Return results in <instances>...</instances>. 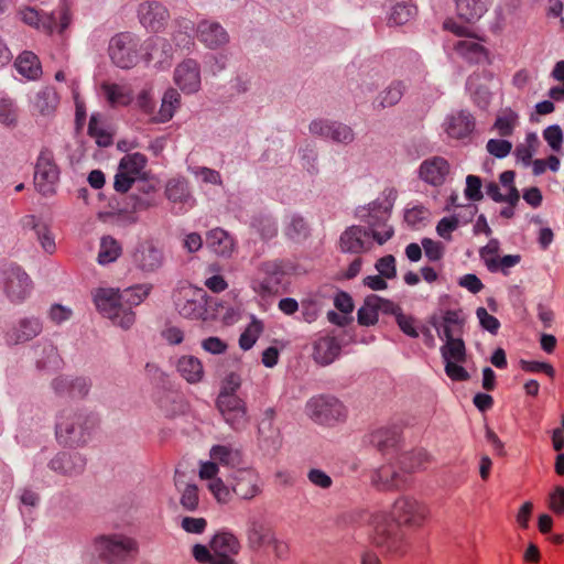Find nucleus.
I'll list each match as a JSON object with an SVG mask.
<instances>
[{
  "label": "nucleus",
  "mask_w": 564,
  "mask_h": 564,
  "mask_svg": "<svg viewBox=\"0 0 564 564\" xmlns=\"http://www.w3.org/2000/svg\"><path fill=\"white\" fill-rule=\"evenodd\" d=\"M490 0H456L458 17L469 23L478 21L488 10Z\"/></svg>",
  "instance_id": "nucleus-37"
},
{
  "label": "nucleus",
  "mask_w": 564,
  "mask_h": 564,
  "mask_svg": "<svg viewBox=\"0 0 564 564\" xmlns=\"http://www.w3.org/2000/svg\"><path fill=\"white\" fill-rule=\"evenodd\" d=\"M58 178L59 171L55 163L53 152L47 148L42 149L35 165V187L45 196L52 195L55 193Z\"/></svg>",
  "instance_id": "nucleus-13"
},
{
  "label": "nucleus",
  "mask_w": 564,
  "mask_h": 564,
  "mask_svg": "<svg viewBox=\"0 0 564 564\" xmlns=\"http://www.w3.org/2000/svg\"><path fill=\"white\" fill-rule=\"evenodd\" d=\"M85 459L77 453H59L51 460V468L65 475H76L84 470Z\"/></svg>",
  "instance_id": "nucleus-33"
},
{
  "label": "nucleus",
  "mask_w": 564,
  "mask_h": 564,
  "mask_svg": "<svg viewBox=\"0 0 564 564\" xmlns=\"http://www.w3.org/2000/svg\"><path fill=\"white\" fill-rule=\"evenodd\" d=\"M285 234L293 240H301L308 236V226L302 217L293 216L285 229Z\"/></svg>",
  "instance_id": "nucleus-59"
},
{
  "label": "nucleus",
  "mask_w": 564,
  "mask_h": 564,
  "mask_svg": "<svg viewBox=\"0 0 564 564\" xmlns=\"http://www.w3.org/2000/svg\"><path fill=\"white\" fill-rule=\"evenodd\" d=\"M175 308L185 318L204 319L207 314V293L191 284H181L173 293Z\"/></svg>",
  "instance_id": "nucleus-4"
},
{
  "label": "nucleus",
  "mask_w": 564,
  "mask_h": 564,
  "mask_svg": "<svg viewBox=\"0 0 564 564\" xmlns=\"http://www.w3.org/2000/svg\"><path fill=\"white\" fill-rule=\"evenodd\" d=\"M308 415L317 423L332 425L344 421L346 409L344 404L334 397L318 395L310 400L306 405Z\"/></svg>",
  "instance_id": "nucleus-12"
},
{
  "label": "nucleus",
  "mask_w": 564,
  "mask_h": 564,
  "mask_svg": "<svg viewBox=\"0 0 564 564\" xmlns=\"http://www.w3.org/2000/svg\"><path fill=\"white\" fill-rule=\"evenodd\" d=\"M23 229L34 231L35 237L42 248L47 254H53L56 251L55 236L45 221L34 215H26L21 219Z\"/></svg>",
  "instance_id": "nucleus-25"
},
{
  "label": "nucleus",
  "mask_w": 564,
  "mask_h": 564,
  "mask_svg": "<svg viewBox=\"0 0 564 564\" xmlns=\"http://www.w3.org/2000/svg\"><path fill=\"white\" fill-rule=\"evenodd\" d=\"M310 131L313 134L345 144L352 142L355 138L350 127L340 122H332L327 120H314L310 124Z\"/></svg>",
  "instance_id": "nucleus-23"
},
{
  "label": "nucleus",
  "mask_w": 564,
  "mask_h": 564,
  "mask_svg": "<svg viewBox=\"0 0 564 564\" xmlns=\"http://www.w3.org/2000/svg\"><path fill=\"white\" fill-rule=\"evenodd\" d=\"M416 14V8L408 1L397 2L391 10L389 23L402 25L408 23Z\"/></svg>",
  "instance_id": "nucleus-51"
},
{
  "label": "nucleus",
  "mask_w": 564,
  "mask_h": 564,
  "mask_svg": "<svg viewBox=\"0 0 564 564\" xmlns=\"http://www.w3.org/2000/svg\"><path fill=\"white\" fill-rule=\"evenodd\" d=\"M239 551L240 543L232 533L218 532L210 540L209 546L195 544L192 555L200 564H238L235 556Z\"/></svg>",
  "instance_id": "nucleus-2"
},
{
  "label": "nucleus",
  "mask_w": 564,
  "mask_h": 564,
  "mask_svg": "<svg viewBox=\"0 0 564 564\" xmlns=\"http://www.w3.org/2000/svg\"><path fill=\"white\" fill-rule=\"evenodd\" d=\"M80 414L63 412L56 423V436L61 443L69 446L82 445L87 442L88 430L94 425Z\"/></svg>",
  "instance_id": "nucleus-7"
},
{
  "label": "nucleus",
  "mask_w": 564,
  "mask_h": 564,
  "mask_svg": "<svg viewBox=\"0 0 564 564\" xmlns=\"http://www.w3.org/2000/svg\"><path fill=\"white\" fill-rule=\"evenodd\" d=\"M518 122V115L511 110L505 111L498 116L495 128L501 137H509L512 134L513 129Z\"/></svg>",
  "instance_id": "nucleus-55"
},
{
  "label": "nucleus",
  "mask_w": 564,
  "mask_h": 564,
  "mask_svg": "<svg viewBox=\"0 0 564 564\" xmlns=\"http://www.w3.org/2000/svg\"><path fill=\"white\" fill-rule=\"evenodd\" d=\"M139 41L129 32L115 35L109 44V55L115 65L128 69L139 61Z\"/></svg>",
  "instance_id": "nucleus-10"
},
{
  "label": "nucleus",
  "mask_w": 564,
  "mask_h": 564,
  "mask_svg": "<svg viewBox=\"0 0 564 564\" xmlns=\"http://www.w3.org/2000/svg\"><path fill=\"white\" fill-rule=\"evenodd\" d=\"M107 102L112 107H126L133 100L132 88L128 85L105 82L100 86Z\"/></svg>",
  "instance_id": "nucleus-31"
},
{
  "label": "nucleus",
  "mask_w": 564,
  "mask_h": 564,
  "mask_svg": "<svg viewBox=\"0 0 564 564\" xmlns=\"http://www.w3.org/2000/svg\"><path fill=\"white\" fill-rule=\"evenodd\" d=\"M42 332V323L35 317H25L19 321L7 335L10 344L29 341Z\"/></svg>",
  "instance_id": "nucleus-29"
},
{
  "label": "nucleus",
  "mask_w": 564,
  "mask_h": 564,
  "mask_svg": "<svg viewBox=\"0 0 564 564\" xmlns=\"http://www.w3.org/2000/svg\"><path fill=\"white\" fill-rule=\"evenodd\" d=\"M138 18L140 23L151 32H161L169 19V10L156 1H145L139 6Z\"/></svg>",
  "instance_id": "nucleus-19"
},
{
  "label": "nucleus",
  "mask_w": 564,
  "mask_h": 564,
  "mask_svg": "<svg viewBox=\"0 0 564 564\" xmlns=\"http://www.w3.org/2000/svg\"><path fill=\"white\" fill-rule=\"evenodd\" d=\"M177 371L189 383L202 380L204 369L200 360L193 356H183L177 361Z\"/></svg>",
  "instance_id": "nucleus-43"
},
{
  "label": "nucleus",
  "mask_w": 564,
  "mask_h": 564,
  "mask_svg": "<svg viewBox=\"0 0 564 564\" xmlns=\"http://www.w3.org/2000/svg\"><path fill=\"white\" fill-rule=\"evenodd\" d=\"M97 310L113 324L129 328L135 321L133 311L127 310L121 303L120 292L115 289H98L94 293Z\"/></svg>",
  "instance_id": "nucleus-3"
},
{
  "label": "nucleus",
  "mask_w": 564,
  "mask_h": 564,
  "mask_svg": "<svg viewBox=\"0 0 564 564\" xmlns=\"http://www.w3.org/2000/svg\"><path fill=\"white\" fill-rule=\"evenodd\" d=\"M400 463L411 477V474L424 469L430 463V455L424 449H414L399 456Z\"/></svg>",
  "instance_id": "nucleus-45"
},
{
  "label": "nucleus",
  "mask_w": 564,
  "mask_h": 564,
  "mask_svg": "<svg viewBox=\"0 0 564 564\" xmlns=\"http://www.w3.org/2000/svg\"><path fill=\"white\" fill-rule=\"evenodd\" d=\"M147 164V158L145 155L135 152L124 155L120 163L119 167L120 171H124V173H128L129 175H133L138 180L141 177L143 169Z\"/></svg>",
  "instance_id": "nucleus-50"
},
{
  "label": "nucleus",
  "mask_w": 564,
  "mask_h": 564,
  "mask_svg": "<svg viewBox=\"0 0 564 564\" xmlns=\"http://www.w3.org/2000/svg\"><path fill=\"white\" fill-rule=\"evenodd\" d=\"M21 19L24 23L36 29H41L48 33H52L55 28V15H40V13L33 8H24L20 11Z\"/></svg>",
  "instance_id": "nucleus-44"
},
{
  "label": "nucleus",
  "mask_w": 564,
  "mask_h": 564,
  "mask_svg": "<svg viewBox=\"0 0 564 564\" xmlns=\"http://www.w3.org/2000/svg\"><path fill=\"white\" fill-rule=\"evenodd\" d=\"M88 134L96 140L99 147H108L112 143V135L104 128L99 115L94 113L90 117Z\"/></svg>",
  "instance_id": "nucleus-52"
},
{
  "label": "nucleus",
  "mask_w": 564,
  "mask_h": 564,
  "mask_svg": "<svg viewBox=\"0 0 564 564\" xmlns=\"http://www.w3.org/2000/svg\"><path fill=\"white\" fill-rule=\"evenodd\" d=\"M180 105L181 95L178 91L174 88L167 89L162 98L158 115L153 118V123H164L171 120Z\"/></svg>",
  "instance_id": "nucleus-42"
},
{
  "label": "nucleus",
  "mask_w": 564,
  "mask_h": 564,
  "mask_svg": "<svg viewBox=\"0 0 564 564\" xmlns=\"http://www.w3.org/2000/svg\"><path fill=\"white\" fill-rule=\"evenodd\" d=\"M209 456L217 464L230 468L239 467L243 463L241 451L231 445H214Z\"/></svg>",
  "instance_id": "nucleus-36"
},
{
  "label": "nucleus",
  "mask_w": 564,
  "mask_h": 564,
  "mask_svg": "<svg viewBox=\"0 0 564 564\" xmlns=\"http://www.w3.org/2000/svg\"><path fill=\"white\" fill-rule=\"evenodd\" d=\"M206 243L208 248L221 257H230L235 250L234 239L221 228L208 231Z\"/></svg>",
  "instance_id": "nucleus-35"
},
{
  "label": "nucleus",
  "mask_w": 564,
  "mask_h": 564,
  "mask_svg": "<svg viewBox=\"0 0 564 564\" xmlns=\"http://www.w3.org/2000/svg\"><path fill=\"white\" fill-rule=\"evenodd\" d=\"M208 489L219 503H228L235 495L232 487L229 488L220 478L209 481Z\"/></svg>",
  "instance_id": "nucleus-56"
},
{
  "label": "nucleus",
  "mask_w": 564,
  "mask_h": 564,
  "mask_svg": "<svg viewBox=\"0 0 564 564\" xmlns=\"http://www.w3.org/2000/svg\"><path fill=\"white\" fill-rule=\"evenodd\" d=\"M549 510L556 517L564 516V486L557 485L549 492L546 497Z\"/></svg>",
  "instance_id": "nucleus-53"
},
{
  "label": "nucleus",
  "mask_w": 564,
  "mask_h": 564,
  "mask_svg": "<svg viewBox=\"0 0 564 564\" xmlns=\"http://www.w3.org/2000/svg\"><path fill=\"white\" fill-rule=\"evenodd\" d=\"M340 349L341 346L337 338L323 336L314 343L313 358L317 364L327 366L339 356Z\"/></svg>",
  "instance_id": "nucleus-28"
},
{
  "label": "nucleus",
  "mask_w": 564,
  "mask_h": 564,
  "mask_svg": "<svg viewBox=\"0 0 564 564\" xmlns=\"http://www.w3.org/2000/svg\"><path fill=\"white\" fill-rule=\"evenodd\" d=\"M430 216V212L427 208L423 206H415L411 209H408L404 215L405 221L411 226H419L424 224Z\"/></svg>",
  "instance_id": "nucleus-64"
},
{
  "label": "nucleus",
  "mask_w": 564,
  "mask_h": 564,
  "mask_svg": "<svg viewBox=\"0 0 564 564\" xmlns=\"http://www.w3.org/2000/svg\"><path fill=\"white\" fill-rule=\"evenodd\" d=\"M475 129L474 117L467 111H459L451 116L446 121V132L451 138L464 140Z\"/></svg>",
  "instance_id": "nucleus-30"
},
{
  "label": "nucleus",
  "mask_w": 564,
  "mask_h": 564,
  "mask_svg": "<svg viewBox=\"0 0 564 564\" xmlns=\"http://www.w3.org/2000/svg\"><path fill=\"white\" fill-rule=\"evenodd\" d=\"M20 122V108L12 97L0 94V124L8 129H15Z\"/></svg>",
  "instance_id": "nucleus-39"
},
{
  "label": "nucleus",
  "mask_w": 564,
  "mask_h": 564,
  "mask_svg": "<svg viewBox=\"0 0 564 564\" xmlns=\"http://www.w3.org/2000/svg\"><path fill=\"white\" fill-rule=\"evenodd\" d=\"M216 405L224 416L225 421L235 430L246 426L247 409L245 402L239 397H230L228 394H219Z\"/></svg>",
  "instance_id": "nucleus-18"
},
{
  "label": "nucleus",
  "mask_w": 564,
  "mask_h": 564,
  "mask_svg": "<svg viewBox=\"0 0 564 564\" xmlns=\"http://www.w3.org/2000/svg\"><path fill=\"white\" fill-rule=\"evenodd\" d=\"M431 324L437 329L440 336V329L442 328L444 337L452 338L455 337V335L460 334L464 325V317L459 310H447L442 316L441 324H438L434 318Z\"/></svg>",
  "instance_id": "nucleus-34"
},
{
  "label": "nucleus",
  "mask_w": 564,
  "mask_h": 564,
  "mask_svg": "<svg viewBox=\"0 0 564 564\" xmlns=\"http://www.w3.org/2000/svg\"><path fill=\"white\" fill-rule=\"evenodd\" d=\"M381 297L375 294L365 299L364 305L358 310V323L360 325L370 326L378 322L379 306Z\"/></svg>",
  "instance_id": "nucleus-46"
},
{
  "label": "nucleus",
  "mask_w": 564,
  "mask_h": 564,
  "mask_svg": "<svg viewBox=\"0 0 564 564\" xmlns=\"http://www.w3.org/2000/svg\"><path fill=\"white\" fill-rule=\"evenodd\" d=\"M371 484L381 491H397L406 489L411 477L398 458L376 469L371 475Z\"/></svg>",
  "instance_id": "nucleus-9"
},
{
  "label": "nucleus",
  "mask_w": 564,
  "mask_h": 564,
  "mask_svg": "<svg viewBox=\"0 0 564 564\" xmlns=\"http://www.w3.org/2000/svg\"><path fill=\"white\" fill-rule=\"evenodd\" d=\"M151 285L139 284L120 292L121 303L127 310L140 305L150 294Z\"/></svg>",
  "instance_id": "nucleus-47"
},
{
  "label": "nucleus",
  "mask_w": 564,
  "mask_h": 564,
  "mask_svg": "<svg viewBox=\"0 0 564 564\" xmlns=\"http://www.w3.org/2000/svg\"><path fill=\"white\" fill-rule=\"evenodd\" d=\"M458 227L459 219L456 216L444 217L438 221L436 226V232L443 239L451 240L452 232L455 231Z\"/></svg>",
  "instance_id": "nucleus-60"
},
{
  "label": "nucleus",
  "mask_w": 564,
  "mask_h": 564,
  "mask_svg": "<svg viewBox=\"0 0 564 564\" xmlns=\"http://www.w3.org/2000/svg\"><path fill=\"white\" fill-rule=\"evenodd\" d=\"M444 26L459 36H465V39L457 41L454 45V50L458 55L470 63H490L488 51L470 36L467 26L458 25L452 20L446 21Z\"/></svg>",
  "instance_id": "nucleus-11"
},
{
  "label": "nucleus",
  "mask_w": 564,
  "mask_h": 564,
  "mask_svg": "<svg viewBox=\"0 0 564 564\" xmlns=\"http://www.w3.org/2000/svg\"><path fill=\"white\" fill-rule=\"evenodd\" d=\"M370 232L360 226L348 227L339 238V248L343 252L360 254L372 248Z\"/></svg>",
  "instance_id": "nucleus-21"
},
{
  "label": "nucleus",
  "mask_w": 564,
  "mask_h": 564,
  "mask_svg": "<svg viewBox=\"0 0 564 564\" xmlns=\"http://www.w3.org/2000/svg\"><path fill=\"white\" fill-rule=\"evenodd\" d=\"M59 100L56 89L52 86H45L31 98V113L35 117L51 119L57 111Z\"/></svg>",
  "instance_id": "nucleus-22"
},
{
  "label": "nucleus",
  "mask_w": 564,
  "mask_h": 564,
  "mask_svg": "<svg viewBox=\"0 0 564 564\" xmlns=\"http://www.w3.org/2000/svg\"><path fill=\"white\" fill-rule=\"evenodd\" d=\"M232 491L240 499L250 500L261 492L260 477L252 468H239L232 477Z\"/></svg>",
  "instance_id": "nucleus-20"
},
{
  "label": "nucleus",
  "mask_w": 564,
  "mask_h": 564,
  "mask_svg": "<svg viewBox=\"0 0 564 564\" xmlns=\"http://www.w3.org/2000/svg\"><path fill=\"white\" fill-rule=\"evenodd\" d=\"M286 273L288 268L281 262H264L259 269L258 278L252 282V289L262 296L276 294L284 284Z\"/></svg>",
  "instance_id": "nucleus-14"
},
{
  "label": "nucleus",
  "mask_w": 564,
  "mask_h": 564,
  "mask_svg": "<svg viewBox=\"0 0 564 564\" xmlns=\"http://www.w3.org/2000/svg\"><path fill=\"white\" fill-rule=\"evenodd\" d=\"M400 440L398 426L380 427L370 434V443L380 452L394 448Z\"/></svg>",
  "instance_id": "nucleus-38"
},
{
  "label": "nucleus",
  "mask_w": 564,
  "mask_h": 564,
  "mask_svg": "<svg viewBox=\"0 0 564 564\" xmlns=\"http://www.w3.org/2000/svg\"><path fill=\"white\" fill-rule=\"evenodd\" d=\"M272 530L262 521L252 519L248 523L247 539L253 550H263L272 541Z\"/></svg>",
  "instance_id": "nucleus-32"
},
{
  "label": "nucleus",
  "mask_w": 564,
  "mask_h": 564,
  "mask_svg": "<svg viewBox=\"0 0 564 564\" xmlns=\"http://www.w3.org/2000/svg\"><path fill=\"white\" fill-rule=\"evenodd\" d=\"M369 525L370 542L382 554L401 557L408 552L410 543L405 533L388 513L381 511L372 513Z\"/></svg>",
  "instance_id": "nucleus-1"
},
{
  "label": "nucleus",
  "mask_w": 564,
  "mask_h": 564,
  "mask_svg": "<svg viewBox=\"0 0 564 564\" xmlns=\"http://www.w3.org/2000/svg\"><path fill=\"white\" fill-rule=\"evenodd\" d=\"M197 37L212 50L218 48L229 41L228 33L218 22L207 20L198 23Z\"/></svg>",
  "instance_id": "nucleus-27"
},
{
  "label": "nucleus",
  "mask_w": 564,
  "mask_h": 564,
  "mask_svg": "<svg viewBox=\"0 0 564 564\" xmlns=\"http://www.w3.org/2000/svg\"><path fill=\"white\" fill-rule=\"evenodd\" d=\"M174 82L185 94H192L200 87V72L198 64L186 59L178 64L174 70Z\"/></svg>",
  "instance_id": "nucleus-24"
},
{
  "label": "nucleus",
  "mask_w": 564,
  "mask_h": 564,
  "mask_svg": "<svg viewBox=\"0 0 564 564\" xmlns=\"http://www.w3.org/2000/svg\"><path fill=\"white\" fill-rule=\"evenodd\" d=\"M392 517L400 527L420 529L429 520L430 509L427 505L412 496H401L393 502Z\"/></svg>",
  "instance_id": "nucleus-6"
},
{
  "label": "nucleus",
  "mask_w": 564,
  "mask_h": 564,
  "mask_svg": "<svg viewBox=\"0 0 564 564\" xmlns=\"http://www.w3.org/2000/svg\"><path fill=\"white\" fill-rule=\"evenodd\" d=\"M134 105L135 108L147 117V121L153 123V118L158 115V111H155V101L152 97V88L150 86L140 90Z\"/></svg>",
  "instance_id": "nucleus-49"
},
{
  "label": "nucleus",
  "mask_w": 564,
  "mask_h": 564,
  "mask_svg": "<svg viewBox=\"0 0 564 564\" xmlns=\"http://www.w3.org/2000/svg\"><path fill=\"white\" fill-rule=\"evenodd\" d=\"M499 242L497 239H491L479 251L481 260L485 262L490 272H496V260L499 258Z\"/></svg>",
  "instance_id": "nucleus-57"
},
{
  "label": "nucleus",
  "mask_w": 564,
  "mask_h": 564,
  "mask_svg": "<svg viewBox=\"0 0 564 564\" xmlns=\"http://www.w3.org/2000/svg\"><path fill=\"white\" fill-rule=\"evenodd\" d=\"M14 65L19 74L28 79H37L42 74L39 57L29 51L21 53L17 57Z\"/></svg>",
  "instance_id": "nucleus-41"
},
{
  "label": "nucleus",
  "mask_w": 564,
  "mask_h": 564,
  "mask_svg": "<svg viewBox=\"0 0 564 564\" xmlns=\"http://www.w3.org/2000/svg\"><path fill=\"white\" fill-rule=\"evenodd\" d=\"M198 488L195 485H187L181 497V505L188 511H194L198 507Z\"/></svg>",
  "instance_id": "nucleus-61"
},
{
  "label": "nucleus",
  "mask_w": 564,
  "mask_h": 564,
  "mask_svg": "<svg viewBox=\"0 0 564 564\" xmlns=\"http://www.w3.org/2000/svg\"><path fill=\"white\" fill-rule=\"evenodd\" d=\"M449 163L442 156L426 159L420 166V177L433 186L443 185L449 175Z\"/></svg>",
  "instance_id": "nucleus-26"
},
{
  "label": "nucleus",
  "mask_w": 564,
  "mask_h": 564,
  "mask_svg": "<svg viewBox=\"0 0 564 564\" xmlns=\"http://www.w3.org/2000/svg\"><path fill=\"white\" fill-rule=\"evenodd\" d=\"M95 549L107 564H123L137 552V543L124 535H102L96 540Z\"/></svg>",
  "instance_id": "nucleus-5"
},
{
  "label": "nucleus",
  "mask_w": 564,
  "mask_h": 564,
  "mask_svg": "<svg viewBox=\"0 0 564 564\" xmlns=\"http://www.w3.org/2000/svg\"><path fill=\"white\" fill-rule=\"evenodd\" d=\"M165 194L173 203L192 205L194 202L188 182L184 177L171 178L166 184Z\"/></svg>",
  "instance_id": "nucleus-40"
},
{
  "label": "nucleus",
  "mask_w": 564,
  "mask_h": 564,
  "mask_svg": "<svg viewBox=\"0 0 564 564\" xmlns=\"http://www.w3.org/2000/svg\"><path fill=\"white\" fill-rule=\"evenodd\" d=\"M446 343L441 347V355L445 364V373L453 381H467L468 371L462 366L466 362L467 354L462 338H445Z\"/></svg>",
  "instance_id": "nucleus-8"
},
{
  "label": "nucleus",
  "mask_w": 564,
  "mask_h": 564,
  "mask_svg": "<svg viewBox=\"0 0 564 564\" xmlns=\"http://www.w3.org/2000/svg\"><path fill=\"white\" fill-rule=\"evenodd\" d=\"M262 332V324L259 321L251 322L239 338V346L243 350L250 349Z\"/></svg>",
  "instance_id": "nucleus-54"
},
{
  "label": "nucleus",
  "mask_w": 564,
  "mask_h": 564,
  "mask_svg": "<svg viewBox=\"0 0 564 564\" xmlns=\"http://www.w3.org/2000/svg\"><path fill=\"white\" fill-rule=\"evenodd\" d=\"M131 257L135 268L145 273L159 270L164 262L163 250L154 240L141 241Z\"/></svg>",
  "instance_id": "nucleus-17"
},
{
  "label": "nucleus",
  "mask_w": 564,
  "mask_h": 564,
  "mask_svg": "<svg viewBox=\"0 0 564 564\" xmlns=\"http://www.w3.org/2000/svg\"><path fill=\"white\" fill-rule=\"evenodd\" d=\"M0 284L11 302L25 300L32 290L30 276L20 267H9L1 272Z\"/></svg>",
  "instance_id": "nucleus-15"
},
{
  "label": "nucleus",
  "mask_w": 564,
  "mask_h": 564,
  "mask_svg": "<svg viewBox=\"0 0 564 564\" xmlns=\"http://www.w3.org/2000/svg\"><path fill=\"white\" fill-rule=\"evenodd\" d=\"M189 171L192 174H194L197 177H200L203 182L210 183L215 185H221V176L219 172L205 167V166H193L189 167Z\"/></svg>",
  "instance_id": "nucleus-62"
},
{
  "label": "nucleus",
  "mask_w": 564,
  "mask_h": 564,
  "mask_svg": "<svg viewBox=\"0 0 564 564\" xmlns=\"http://www.w3.org/2000/svg\"><path fill=\"white\" fill-rule=\"evenodd\" d=\"M121 252V245L113 237H102L98 252V262L100 264L111 263L120 257Z\"/></svg>",
  "instance_id": "nucleus-48"
},
{
  "label": "nucleus",
  "mask_w": 564,
  "mask_h": 564,
  "mask_svg": "<svg viewBox=\"0 0 564 564\" xmlns=\"http://www.w3.org/2000/svg\"><path fill=\"white\" fill-rule=\"evenodd\" d=\"M376 269L386 279H394L397 275L395 258L392 254L380 258L376 263Z\"/></svg>",
  "instance_id": "nucleus-63"
},
{
  "label": "nucleus",
  "mask_w": 564,
  "mask_h": 564,
  "mask_svg": "<svg viewBox=\"0 0 564 564\" xmlns=\"http://www.w3.org/2000/svg\"><path fill=\"white\" fill-rule=\"evenodd\" d=\"M404 91V86L402 83L397 82L391 84L382 94L380 95V106L391 107L399 102L402 98Z\"/></svg>",
  "instance_id": "nucleus-58"
},
{
  "label": "nucleus",
  "mask_w": 564,
  "mask_h": 564,
  "mask_svg": "<svg viewBox=\"0 0 564 564\" xmlns=\"http://www.w3.org/2000/svg\"><path fill=\"white\" fill-rule=\"evenodd\" d=\"M388 216V209L382 208L378 203H372L367 209L360 212V218L367 223L372 239L379 245L388 241L393 235L392 227L387 225Z\"/></svg>",
  "instance_id": "nucleus-16"
}]
</instances>
